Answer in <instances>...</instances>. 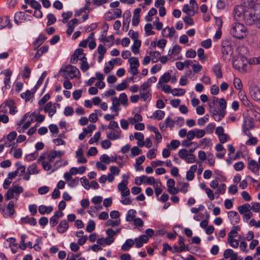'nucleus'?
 <instances>
[{"label":"nucleus","instance_id":"nucleus-1","mask_svg":"<svg viewBox=\"0 0 260 260\" xmlns=\"http://www.w3.org/2000/svg\"><path fill=\"white\" fill-rule=\"evenodd\" d=\"M234 17L237 21H243L247 25L255 24L260 29V3L244 1L243 5L237 6L234 10Z\"/></svg>","mask_w":260,"mask_h":260},{"label":"nucleus","instance_id":"nucleus-2","mask_svg":"<svg viewBox=\"0 0 260 260\" xmlns=\"http://www.w3.org/2000/svg\"><path fill=\"white\" fill-rule=\"evenodd\" d=\"M83 51L84 50L81 48L76 49L71 56L70 62L73 64H76L78 60H81L82 61L81 70L85 72L89 69V66L87 61L86 54L84 53Z\"/></svg>","mask_w":260,"mask_h":260},{"label":"nucleus","instance_id":"nucleus-3","mask_svg":"<svg viewBox=\"0 0 260 260\" xmlns=\"http://www.w3.org/2000/svg\"><path fill=\"white\" fill-rule=\"evenodd\" d=\"M59 72H63L62 76L66 79L80 78V73L79 69L71 64L62 66Z\"/></svg>","mask_w":260,"mask_h":260},{"label":"nucleus","instance_id":"nucleus-4","mask_svg":"<svg viewBox=\"0 0 260 260\" xmlns=\"http://www.w3.org/2000/svg\"><path fill=\"white\" fill-rule=\"evenodd\" d=\"M247 29L242 23L237 22L233 24L231 34L237 39H243L246 35Z\"/></svg>","mask_w":260,"mask_h":260},{"label":"nucleus","instance_id":"nucleus-5","mask_svg":"<svg viewBox=\"0 0 260 260\" xmlns=\"http://www.w3.org/2000/svg\"><path fill=\"white\" fill-rule=\"evenodd\" d=\"M248 63V59L243 55H239L233 61V67L241 72H245Z\"/></svg>","mask_w":260,"mask_h":260},{"label":"nucleus","instance_id":"nucleus-6","mask_svg":"<svg viewBox=\"0 0 260 260\" xmlns=\"http://www.w3.org/2000/svg\"><path fill=\"white\" fill-rule=\"evenodd\" d=\"M221 52L223 59L225 61L231 59V55L233 53L231 44L228 40H223L221 44Z\"/></svg>","mask_w":260,"mask_h":260},{"label":"nucleus","instance_id":"nucleus-7","mask_svg":"<svg viewBox=\"0 0 260 260\" xmlns=\"http://www.w3.org/2000/svg\"><path fill=\"white\" fill-rule=\"evenodd\" d=\"M23 189L22 187L19 185H13L12 187L8 189L5 195V200L9 201L14 197V193L18 195L23 192Z\"/></svg>","mask_w":260,"mask_h":260},{"label":"nucleus","instance_id":"nucleus-8","mask_svg":"<svg viewBox=\"0 0 260 260\" xmlns=\"http://www.w3.org/2000/svg\"><path fill=\"white\" fill-rule=\"evenodd\" d=\"M162 90L166 93H169L171 92L174 96H181L185 93V90L183 88H174L171 89V87L169 85H161Z\"/></svg>","mask_w":260,"mask_h":260},{"label":"nucleus","instance_id":"nucleus-9","mask_svg":"<svg viewBox=\"0 0 260 260\" xmlns=\"http://www.w3.org/2000/svg\"><path fill=\"white\" fill-rule=\"evenodd\" d=\"M249 94L251 98L255 101H260V88L255 85L249 86Z\"/></svg>","mask_w":260,"mask_h":260},{"label":"nucleus","instance_id":"nucleus-10","mask_svg":"<svg viewBox=\"0 0 260 260\" xmlns=\"http://www.w3.org/2000/svg\"><path fill=\"white\" fill-rule=\"evenodd\" d=\"M225 113V109L220 110L219 111L215 109L213 110L212 117L215 121H219L224 117Z\"/></svg>","mask_w":260,"mask_h":260},{"label":"nucleus","instance_id":"nucleus-11","mask_svg":"<svg viewBox=\"0 0 260 260\" xmlns=\"http://www.w3.org/2000/svg\"><path fill=\"white\" fill-rule=\"evenodd\" d=\"M149 240L148 237L145 235H141L139 237L135 239L136 242V247L137 248L141 247L143 243H146Z\"/></svg>","mask_w":260,"mask_h":260},{"label":"nucleus","instance_id":"nucleus-12","mask_svg":"<svg viewBox=\"0 0 260 260\" xmlns=\"http://www.w3.org/2000/svg\"><path fill=\"white\" fill-rule=\"evenodd\" d=\"M248 168L255 175H259V167L257 164L255 160L251 159L248 164Z\"/></svg>","mask_w":260,"mask_h":260},{"label":"nucleus","instance_id":"nucleus-13","mask_svg":"<svg viewBox=\"0 0 260 260\" xmlns=\"http://www.w3.org/2000/svg\"><path fill=\"white\" fill-rule=\"evenodd\" d=\"M69 228V223L66 220L60 221L59 224L57 226V232L60 234H63L66 232Z\"/></svg>","mask_w":260,"mask_h":260},{"label":"nucleus","instance_id":"nucleus-14","mask_svg":"<svg viewBox=\"0 0 260 260\" xmlns=\"http://www.w3.org/2000/svg\"><path fill=\"white\" fill-rule=\"evenodd\" d=\"M131 17V13L129 11H127L124 13L123 24V28H125L126 31L128 29Z\"/></svg>","mask_w":260,"mask_h":260},{"label":"nucleus","instance_id":"nucleus-15","mask_svg":"<svg viewBox=\"0 0 260 260\" xmlns=\"http://www.w3.org/2000/svg\"><path fill=\"white\" fill-rule=\"evenodd\" d=\"M176 31L173 27H166L162 30V35L166 38H171L175 34Z\"/></svg>","mask_w":260,"mask_h":260},{"label":"nucleus","instance_id":"nucleus-16","mask_svg":"<svg viewBox=\"0 0 260 260\" xmlns=\"http://www.w3.org/2000/svg\"><path fill=\"white\" fill-rule=\"evenodd\" d=\"M254 123L253 119L252 118H248L247 120H245L242 125V128H245L246 130H250L254 127Z\"/></svg>","mask_w":260,"mask_h":260},{"label":"nucleus","instance_id":"nucleus-17","mask_svg":"<svg viewBox=\"0 0 260 260\" xmlns=\"http://www.w3.org/2000/svg\"><path fill=\"white\" fill-rule=\"evenodd\" d=\"M1 26L0 27V29L8 26L9 28H11L12 27V24L10 23V20L8 16H4L1 18L0 19Z\"/></svg>","mask_w":260,"mask_h":260},{"label":"nucleus","instance_id":"nucleus-18","mask_svg":"<svg viewBox=\"0 0 260 260\" xmlns=\"http://www.w3.org/2000/svg\"><path fill=\"white\" fill-rule=\"evenodd\" d=\"M212 71L214 72L217 78H221L222 77L221 67L219 63L215 64L213 67Z\"/></svg>","mask_w":260,"mask_h":260},{"label":"nucleus","instance_id":"nucleus-19","mask_svg":"<svg viewBox=\"0 0 260 260\" xmlns=\"http://www.w3.org/2000/svg\"><path fill=\"white\" fill-rule=\"evenodd\" d=\"M83 151L82 148H79L76 151V156L78 158V162L80 164H85L87 162V159L83 156Z\"/></svg>","mask_w":260,"mask_h":260},{"label":"nucleus","instance_id":"nucleus-20","mask_svg":"<svg viewBox=\"0 0 260 260\" xmlns=\"http://www.w3.org/2000/svg\"><path fill=\"white\" fill-rule=\"evenodd\" d=\"M229 217H230L235 223H239L240 220V216L238 213L235 211H231L228 213Z\"/></svg>","mask_w":260,"mask_h":260},{"label":"nucleus","instance_id":"nucleus-21","mask_svg":"<svg viewBox=\"0 0 260 260\" xmlns=\"http://www.w3.org/2000/svg\"><path fill=\"white\" fill-rule=\"evenodd\" d=\"M53 211V207L52 206L47 207L45 205H41L39 207V213L43 215L45 213L49 214Z\"/></svg>","mask_w":260,"mask_h":260},{"label":"nucleus","instance_id":"nucleus-22","mask_svg":"<svg viewBox=\"0 0 260 260\" xmlns=\"http://www.w3.org/2000/svg\"><path fill=\"white\" fill-rule=\"evenodd\" d=\"M12 74V72L9 69H7L5 71V77L4 79V83L5 84L6 88H8V86H9V87H10L9 83L10 82V78H11Z\"/></svg>","mask_w":260,"mask_h":260},{"label":"nucleus","instance_id":"nucleus-23","mask_svg":"<svg viewBox=\"0 0 260 260\" xmlns=\"http://www.w3.org/2000/svg\"><path fill=\"white\" fill-rule=\"evenodd\" d=\"M22 223H28L31 225H35L37 224L36 219L34 217H22L21 219Z\"/></svg>","mask_w":260,"mask_h":260},{"label":"nucleus","instance_id":"nucleus-24","mask_svg":"<svg viewBox=\"0 0 260 260\" xmlns=\"http://www.w3.org/2000/svg\"><path fill=\"white\" fill-rule=\"evenodd\" d=\"M171 78V74L169 72H166L159 78L158 84L168 83L170 80Z\"/></svg>","mask_w":260,"mask_h":260},{"label":"nucleus","instance_id":"nucleus-25","mask_svg":"<svg viewBox=\"0 0 260 260\" xmlns=\"http://www.w3.org/2000/svg\"><path fill=\"white\" fill-rule=\"evenodd\" d=\"M250 205L249 204L246 203L239 206L238 207V210L241 214H244L245 212H250Z\"/></svg>","mask_w":260,"mask_h":260},{"label":"nucleus","instance_id":"nucleus-26","mask_svg":"<svg viewBox=\"0 0 260 260\" xmlns=\"http://www.w3.org/2000/svg\"><path fill=\"white\" fill-rule=\"evenodd\" d=\"M128 61L130 64V69H136L139 66V62L137 58L135 57H131Z\"/></svg>","mask_w":260,"mask_h":260},{"label":"nucleus","instance_id":"nucleus-27","mask_svg":"<svg viewBox=\"0 0 260 260\" xmlns=\"http://www.w3.org/2000/svg\"><path fill=\"white\" fill-rule=\"evenodd\" d=\"M134 245V241L132 239H127L121 246V249L123 251H128Z\"/></svg>","mask_w":260,"mask_h":260},{"label":"nucleus","instance_id":"nucleus-28","mask_svg":"<svg viewBox=\"0 0 260 260\" xmlns=\"http://www.w3.org/2000/svg\"><path fill=\"white\" fill-rule=\"evenodd\" d=\"M25 19L24 13L22 12H18L15 14L14 17V21L17 24H19L21 21Z\"/></svg>","mask_w":260,"mask_h":260},{"label":"nucleus","instance_id":"nucleus-29","mask_svg":"<svg viewBox=\"0 0 260 260\" xmlns=\"http://www.w3.org/2000/svg\"><path fill=\"white\" fill-rule=\"evenodd\" d=\"M112 106L111 107V109L115 112L117 113V111H119L118 106L120 105V101L118 98L116 97L113 98L112 99Z\"/></svg>","mask_w":260,"mask_h":260},{"label":"nucleus","instance_id":"nucleus-30","mask_svg":"<svg viewBox=\"0 0 260 260\" xmlns=\"http://www.w3.org/2000/svg\"><path fill=\"white\" fill-rule=\"evenodd\" d=\"M121 131H116L113 133L107 134V137L108 139L114 140L119 139L120 138Z\"/></svg>","mask_w":260,"mask_h":260},{"label":"nucleus","instance_id":"nucleus-31","mask_svg":"<svg viewBox=\"0 0 260 260\" xmlns=\"http://www.w3.org/2000/svg\"><path fill=\"white\" fill-rule=\"evenodd\" d=\"M47 39V37L44 35H40L39 37L34 42V45L37 47L35 48L36 50L43 42Z\"/></svg>","mask_w":260,"mask_h":260},{"label":"nucleus","instance_id":"nucleus-32","mask_svg":"<svg viewBox=\"0 0 260 260\" xmlns=\"http://www.w3.org/2000/svg\"><path fill=\"white\" fill-rule=\"evenodd\" d=\"M165 113L163 111L161 110H156L155 111L151 118L153 117L157 120H161L165 116Z\"/></svg>","mask_w":260,"mask_h":260},{"label":"nucleus","instance_id":"nucleus-33","mask_svg":"<svg viewBox=\"0 0 260 260\" xmlns=\"http://www.w3.org/2000/svg\"><path fill=\"white\" fill-rule=\"evenodd\" d=\"M140 94L141 98L144 101L150 99L151 97L150 89L145 91H140Z\"/></svg>","mask_w":260,"mask_h":260},{"label":"nucleus","instance_id":"nucleus-34","mask_svg":"<svg viewBox=\"0 0 260 260\" xmlns=\"http://www.w3.org/2000/svg\"><path fill=\"white\" fill-rule=\"evenodd\" d=\"M149 54L152 57V61L153 62L155 63L158 61L160 56V53L158 51H150Z\"/></svg>","mask_w":260,"mask_h":260},{"label":"nucleus","instance_id":"nucleus-35","mask_svg":"<svg viewBox=\"0 0 260 260\" xmlns=\"http://www.w3.org/2000/svg\"><path fill=\"white\" fill-rule=\"evenodd\" d=\"M141 45V41H135L134 45L132 46V51L134 54L138 53L139 52V48Z\"/></svg>","mask_w":260,"mask_h":260},{"label":"nucleus","instance_id":"nucleus-36","mask_svg":"<svg viewBox=\"0 0 260 260\" xmlns=\"http://www.w3.org/2000/svg\"><path fill=\"white\" fill-rule=\"evenodd\" d=\"M240 230L239 226H235L233 227V229L228 234V239H233L234 237H236L237 235V230Z\"/></svg>","mask_w":260,"mask_h":260},{"label":"nucleus","instance_id":"nucleus-37","mask_svg":"<svg viewBox=\"0 0 260 260\" xmlns=\"http://www.w3.org/2000/svg\"><path fill=\"white\" fill-rule=\"evenodd\" d=\"M120 101V103L122 104L124 106H127L128 105V98L126 94L125 93H122L119 95V99H118Z\"/></svg>","mask_w":260,"mask_h":260},{"label":"nucleus","instance_id":"nucleus-38","mask_svg":"<svg viewBox=\"0 0 260 260\" xmlns=\"http://www.w3.org/2000/svg\"><path fill=\"white\" fill-rule=\"evenodd\" d=\"M14 203L13 201H10L8 205H7V210L9 211V216H12L15 213L14 209Z\"/></svg>","mask_w":260,"mask_h":260},{"label":"nucleus","instance_id":"nucleus-39","mask_svg":"<svg viewBox=\"0 0 260 260\" xmlns=\"http://www.w3.org/2000/svg\"><path fill=\"white\" fill-rule=\"evenodd\" d=\"M107 34H102L101 36V38L100 39V41L103 43L109 42L110 40L113 41L114 40V36L112 35L110 36L109 37H106Z\"/></svg>","mask_w":260,"mask_h":260},{"label":"nucleus","instance_id":"nucleus-40","mask_svg":"<svg viewBox=\"0 0 260 260\" xmlns=\"http://www.w3.org/2000/svg\"><path fill=\"white\" fill-rule=\"evenodd\" d=\"M128 181L122 180L118 184V189L119 191H123V190L128 189L127 187Z\"/></svg>","mask_w":260,"mask_h":260},{"label":"nucleus","instance_id":"nucleus-41","mask_svg":"<svg viewBox=\"0 0 260 260\" xmlns=\"http://www.w3.org/2000/svg\"><path fill=\"white\" fill-rule=\"evenodd\" d=\"M95 224L93 220H90L86 226V230L88 233H91L95 229Z\"/></svg>","mask_w":260,"mask_h":260},{"label":"nucleus","instance_id":"nucleus-42","mask_svg":"<svg viewBox=\"0 0 260 260\" xmlns=\"http://www.w3.org/2000/svg\"><path fill=\"white\" fill-rule=\"evenodd\" d=\"M142 153L141 149H139L137 146H134L131 149V154L130 156L133 157L136 155H138Z\"/></svg>","mask_w":260,"mask_h":260},{"label":"nucleus","instance_id":"nucleus-43","mask_svg":"<svg viewBox=\"0 0 260 260\" xmlns=\"http://www.w3.org/2000/svg\"><path fill=\"white\" fill-rule=\"evenodd\" d=\"M136 213V211L134 210L131 209L128 211V214L126 216V220L127 221H132L133 219L134 220V217L135 216V214Z\"/></svg>","mask_w":260,"mask_h":260},{"label":"nucleus","instance_id":"nucleus-44","mask_svg":"<svg viewBox=\"0 0 260 260\" xmlns=\"http://www.w3.org/2000/svg\"><path fill=\"white\" fill-rule=\"evenodd\" d=\"M27 171L29 174H35L38 173L37 171V166L36 164H32L27 168Z\"/></svg>","mask_w":260,"mask_h":260},{"label":"nucleus","instance_id":"nucleus-45","mask_svg":"<svg viewBox=\"0 0 260 260\" xmlns=\"http://www.w3.org/2000/svg\"><path fill=\"white\" fill-rule=\"evenodd\" d=\"M20 96L22 99L25 100L26 102L29 101L32 98L31 92L29 90H27L25 92L22 93Z\"/></svg>","mask_w":260,"mask_h":260},{"label":"nucleus","instance_id":"nucleus-46","mask_svg":"<svg viewBox=\"0 0 260 260\" xmlns=\"http://www.w3.org/2000/svg\"><path fill=\"white\" fill-rule=\"evenodd\" d=\"M234 85L236 89L237 90H241L242 89V84L239 78H235L234 80Z\"/></svg>","mask_w":260,"mask_h":260},{"label":"nucleus","instance_id":"nucleus-47","mask_svg":"<svg viewBox=\"0 0 260 260\" xmlns=\"http://www.w3.org/2000/svg\"><path fill=\"white\" fill-rule=\"evenodd\" d=\"M180 144V143L179 140H173L171 142L170 144L167 145V147H171L173 149L175 150L179 146Z\"/></svg>","mask_w":260,"mask_h":260},{"label":"nucleus","instance_id":"nucleus-48","mask_svg":"<svg viewBox=\"0 0 260 260\" xmlns=\"http://www.w3.org/2000/svg\"><path fill=\"white\" fill-rule=\"evenodd\" d=\"M120 220H113L112 219H108L106 223V226H110L114 227L120 225Z\"/></svg>","mask_w":260,"mask_h":260},{"label":"nucleus","instance_id":"nucleus-49","mask_svg":"<svg viewBox=\"0 0 260 260\" xmlns=\"http://www.w3.org/2000/svg\"><path fill=\"white\" fill-rule=\"evenodd\" d=\"M178 185H181V187L179 189L180 191L185 193L187 192V188L189 186V183L188 182H178Z\"/></svg>","mask_w":260,"mask_h":260},{"label":"nucleus","instance_id":"nucleus-50","mask_svg":"<svg viewBox=\"0 0 260 260\" xmlns=\"http://www.w3.org/2000/svg\"><path fill=\"white\" fill-rule=\"evenodd\" d=\"M47 19L48 21L47 23V25L48 26L51 25L54 23L56 20L54 15L52 14H49L47 15Z\"/></svg>","mask_w":260,"mask_h":260},{"label":"nucleus","instance_id":"nucleus-51","mask_svg":"<svg viewBox=\"0 0 260 260\" xmlns=\"http://www.w3.org/2000/svg\"><path fill=\"white\" fill-rule=\"evenodd\" d=\"M101 137V133L100 132H98L96 133L93 137L90 138V139L89 141V143L90 144H93L94 142H96L99 141Z\"/></svg>","mask_w":260,"mask_h":260},{"label":"nucleus","instance_id":"nucleus-52","mask_svg":"<svg viewBox=\"0 0 260 260\" xmlns=\"http://www.w3.org/2000/svg\"><path fill=\"white\" fill-rule=\"evenodd\" d=\"M128 35H131V38L134 40V41H139L138 40L139 38V34L138 32H135L133 30L131 29L128 32Z\"/></svg>","mask_w":260,"mask_h":260},{"label":"nucleus","instance_id":"nucleus-53","mask_svg":"<svg viewBox=\"0 0 260 260\" xmlns=\"http://www.w3.org/2000/svg\"><path fill=\"white\" fill-rule=\"evenodd\" d=\"M29 5L32 8L35 9V10L41 9V8L40 4L35 0H31Z\"/></svg>","mask_w":260,"mask_h":260},{"label":"nucleus","instance_id":"nucleus-54","mask_svg":"<svg viewBox=\"0 0 260 260\" xmlns=\"http://www.w3.org/2000/svg\"><path fill=\"white\" fill-rule=\"evenodd\" d=\"M241 101L243 103V104L247 107L251 108L252 107V103L251 102L247 99V96L244 95Z\"/></svg>","mask_w":260,"mask_h":260},{"label":"nucleus","instance_id":"nucleus-55","mask_svg":"<svg viewBox=\"0 0 260 260\" xmlns=\"http://www.w3.org/2000/svg\"><path fill=\"white\" fill-rule=\"evenodd\" d=\"M50 98V95L49 93L45 94L39 101V105L41 106L46 103L47 101Z\"/></svg>","mask_w":260,"mask_h":260},{"label":"nucleus","instance_id":"nucleus-56","mask_svg":"<svg viewBox=\"0 0 260 260\" xmlns=\"http://www.w3.org/2000/svg\"><path fill=\"white\" fill-rule=\"evenodd\" d=\"M187 150L185 149H182L180 150L178 152L179 156L182 159H185L186 157L187 156Z\"/></svg>","mask_w":260,"mask_h":260},{"label":"nucleus","instance_id":"nucleus-57","mask_svg":"<svg viewBox=\"0 0 260 260\" xmlns=\"http://www.w3.org/2000/svg\"><path fill=\"white\" fill-rule=\"evenodd\" d=\"M99 112L98 110H95L94 113H91L89 115V120L90 122H91L92 123H94L98 121V117L96 115V112Z\"/></svg>","mask_w":260,"mask_h":260},{"label":"nucleus","instance_id":"nucleus-58","mask_svg":"<svg viewBox=\"0 0 260 260\" xmlns=\"http://www.w3.org/2000/svg\"><path fill=\"white\" fill-rule=\"evenodd\" d=\"M181 50V48L178 45H175L172 49V50L170 53H169V55H171L173 54L175 55L178 54Z\"/></svg>","mask_w":260,"mask_h":260},{"label":"nucleus","instance_id":"nucleus-59","mask_svg":"<svg viewBox=\"0 0 260 260\" xmlns=\"http://www.w3.org/2000/svg\"><path fill=\"white\" fill-rule=\"evenodd\" d=\"M38 156V153L37 152H35L28 155H27L25 156V158L28 161H32L35 159L37 156Z\"/></svg>","mask_w":260,"mask_h":260},{"label":"nucleus","instance_id":"nucleus-60","mask_svg":"<svg viewBox=\"0 0 260 260\" xmlns=\"http://www.w3.org/2000/svg\"><path fill=\"white\" fill-rule=\"evenodd\" d=\"M81 182L82 184L84 187L86 189H88L90 187L89 186V181L87 180V179L86 178V177H83L81 178Z\"/></svg>","mask_w":260,"mask_h":260},{"label":"nucleus","instance_id":"nucleus-61","mask_svg":"<svg viewBox=\"0 0 260 260\" xmlns=\"http://www.w3.org/2000/svg\"><path fill=\"white\" fill-rule=\"evenodd\" d=\"M194 131L196 133V136L198 138H201L203 137L206 133L205 131L203 129H195Z\"/></svg>","mask_w":260,"mask_h":260},{"label":"nucleus","instance_id":"nucleus-62","mask_svg":"<svg viewBox=\"0 0 260 260\" xmlns=\"http://www.w3.org/2000/svg\"><path fill=\"white\" fill-rule=\"evenodd\" d=\"M201 46L206 49L210 48L211 46V39H209L202 42Z\"/></svg>","mask_w":260,"mask_h":260},{"label":"nucleus","instance_id":"nucleus-63","mask_svg":"<svg viewBox=\"0 0 260 260\" xmlns=\"http://www.w3.org/2000/svg\"><path fill=\"white\" fill-rule=\"evenodd\" d=\"M252 206L250 208L254 212H258L260 211V203H252Z\"/></svg>","mask_w":260,"mask_h":260},{"label":"nucleus","instance_id":"nucleus-64","mask_svg":"<svg viewBox=\"0 0 260 260\" xmlns=\"http://www.w3.org/2000/svg\"><path fill=\"white\" fill-rule=\"evenodd\" d=\"M186 56L188 58H194L196 56V52L194 50L190 49L186 51Z\"/></svg>","mask_w":260,"mask_h":260}]
</instances>
